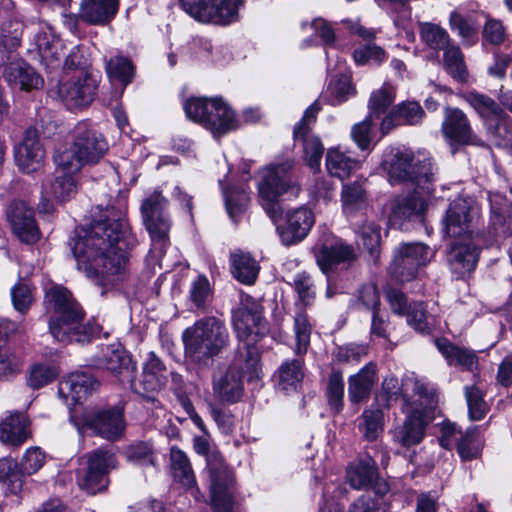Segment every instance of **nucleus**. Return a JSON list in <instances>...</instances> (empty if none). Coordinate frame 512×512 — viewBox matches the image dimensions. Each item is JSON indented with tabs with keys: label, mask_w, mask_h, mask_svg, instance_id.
<instances>
[{
	"label": "nucleus",
	"mask_w": 512,
	"mask_h": 512,
	"mask_svg": "<svg viewBox=\"0 0 512 512\" xmlns=\"http://www.w3.org/2000/svg\"><path fill=\"white\" fill-rule=\"evenodd\" d=\"M425 208V200L418 194L399 197L394 202L389 221L392 226L400 228L404 221L421 215Z\"/></svg>",
	"instance_id": "72a5a7b5"
},
{
	"label": "nucleus",
	"mask_w": 512,
	"mask_h": 512,
	"mask_svg": "<svg viewBox=\"0 0 512 512\" xmlns=\"http://www.w3.org/2000/svg\"><path fill=\"white\" fill-rule=\"evenodd\" d=\"M85 467L78 472V485L89 494H95L106 488L109 469L115 467L113 453L95 450L85 456Z\"/></svg>",
	"instance_id": "2eb2a0df"
},
{
	"label": "nucleus",
	"mask_w": 512,
	"mask_h": 512,
	"mask_svg": "<svg viewBox=\"0 0 512 512\" xmlns=\"http://www.w3.org/2000/svg\"><path fill=\"white\" fill-rule=\"evenodd\" d=\"M359 167V162L337 148L329 149L326 155V168L331 176L341 180L348 178Z\"/></svg>",
	"instance_id": "58836bf2"
},
{
	"label": "nucleus",
	"mask_w": 512,
	"mask_h": 512,
	"mask_svg": "<svg viewBox=\"0 0 512 512\" xmlns=\"http://www.w3.org/2000/svg\"><path fill=\"white\" fill-rule=\"evenodd\" d=\"M382 165L391 184H410L427 194L433 191L436 167L431 159L397 148L385 153Z\"/></svg>",
	"instance_id": "20e7f679"
},
{
	"label": "nucleus",
	"mask_w": 512,
	"mask_h": 512,
	"mask_svg": "<svg viewBox=\"0 0 512 512\" xmlns=\"http://www.w3.org/2000/svg\"><path fill=\"white\" fill-rule=\"evenodd\" d=\"M435 345L449 365H454L471 372L477 369L478 358L473 351L455 346L445 338L436 339Z\"/></svg>",
	"instance_id": "2f4dec72"
},
{
	"label": "nucleus",
	"mask_w": 512,
	"mask_h": 512,
	"mask_svg": "<svg viewBox=\"0 0 512 512\" xmlns=\"http://www.w3.org/2000/svg\"><path fill=\"white\" fill-rule=\"evenodd\" d=\"M31 436L30 420L23 412H10L0 421V441L20 446Z\"/></svg>",
	"instance_id": "c756f323"
},
{
	"label": "nucleus",
	"mask_w": 512,
	"mask_h": 512,
	"mask_svg": "<svg viewBox=\"0 0 512 512\" xmlns=\"http://www.w3.org/2000/svg\"><path fill=\"white\" fill-rule=\"evenodd\" d=\"M77 172L64 171L57 166L56 174L53 180H48L42 186V191L45 199L39 205V211L48 213L52 205L47 199L53 197L58 201H66L76 194L77 184L75 180V174Z\"/></svg>",
	"instance_id": "a878e982"
},
{
	"label": "nucleus",
	"mask_w": 512,
	"mask_h": 512,
	"mask_svg": "<svg viewBox=\"0 0 512 512\" xmlns=\"http://www.w3.org/2000/svg\"><path fill=\"white\" fill-rule=\"evenodd\" d=\"M187 117L209 130L215 138L237 129L234 111L222 98L193 97L184 103Z\"/></svg>",
	"instance_id": "6e6552de"
},
{
	"label": "nucleus",
	"mask_w": 512,
	"mask_h": 512,
	"mask_svg": "<svg viewBox=\"0 0 512 512\" xmlns=\"http://www.w3.org/2000/svg\"><path fill=\"white\" fill-rule=\"evenodd\" d=\"M294 162L286 160L282 163L271 164L262 172V180L258 185L261 205L273 222H276L282 210L278 199L284 193L291 191L296 194L299 189L289 175Z\"/></svg>",
	"instance_id": "1a4fd4ad"
},
{
	"label": "nucleus",
	"mask_w": 512,
	"mask_h": 512,
	"mask_svg": "<svg viewBox=\"0 0 512 512\" xmlns=\"http://www.w3.org/2000/svg\"><path fill=\"white\" fill-rule=\"evenodd\" d=\"M119 0H82L79 17L92 25H105L116 15Z\"/></svg>",
	"instance_id": "7c9ffc66"
},
{
	"label": "nucleus",
	"mask_w": 512,
	"mask_h": 512,
	"mask_svg": "<svg viewBox=\"0 0 512 512\" xmlns=\"http://www.w3.org/2000/svg\"><path fill=\"white\" fill-rule=\"evenodd\" d=\"M315 257L318 266L327 274L334 265L354 258L353 249L332 234H325L316 244Z\"/></svg>",
	"instance_id": "5701e85b"
},
{
	"label": "nucleus",
	"mask_w": 512,
	"mask_h": 512,
	"mask_svg": "<svg viewBox=\"0 0 512 512\" xmlns=\"http://www.w3.org/2000/svg\"><path fill=\"white\" fill-rule=\"evenodd\" d=\"M420 37L430 48L435 50L444 48L450 41L448 32L433 23H422L420 25Z\"/></svg>",
	"instance_id": "3c124183"
},
{
	"label": "nucleus",
	"mask_w": 512,
	"mask_h": 512,
	"mask_svg": "<svg viewBox=\"0 0 512 512\" xmlns=\"http://www.w3.org/2000/svg\"><path fill=\"white\" fill-rule=\"evenodd\" d=\"M315 218L313 212L300 207L287 214L286 227L278 231L282 242L285 245H291L304 239L314 224Z\"/></svg>",
	"instance_id": "c85d7f7f"
},
{
	"label": "nucleus",
	"mask_w": 512,
	"mask_h": 512,
	"mask_svg": "<svg viewBox=\"0 0 512 512\" xmlns=\"http://www.w3.org/2000/svg\"><path fill=\"white\" fill-rule=\"evenodd\" d=\"M8 216L13 232L22 242L32 244L39 240L40 231L33 211L24 202L12 204Z\"/></svg>",
	"instance_id": "cd10ccee"
},
{
	"label": "nucleus",
	"mask_w": 512,
	"mask_h": 512,
	"mask_svg": "<svg viewBox=\"0 0 512 512\" xmlns=\"http://www.w3.org/2000/svg\"><path fill=\"white\" fill-rule=\"evenodd\" d=\"M395 100V89L384 84L380 89L372 92L369 100L370 115L379 117Z\"/></svg>",
	"instance_id": "09e8293b"
},
{
	"label": "nucleus",
	"mask_w": 512,
	"mask_h": 512,
	"mask_svg": "<svg viewBox=\"0 0 512 512\" xmlns=\"http://www.w3.org/2000/svg\"><path fill=\"white\" fill-rule=\"evenodd\" d=\"M57 377V371L44 364H34L30 367L27 375V384L32 389H40L51 383Z\"/></svg>",
	"instance_id": "5fc2aeb1"
},
{
	"label": "nucleus",
	"mask_w": 512,
	"mask_h": 512,
	"mask_svg": "<svg viewBox=\"0 0 512 512\" xmlns=\"http://www.w3.org/2000/svg\"><path fill=\"white\" fill-rule=\"evenodd\" d=\"M481 238L454 239L447 254L448 264L457 277L471 273L478 262Z\"/></svg>",
	"instance_id": "412c9836"
},
{
	"label": "nucleus",
	"mask_w": 512,
	"mask_h": 512,
	"mask_svg": "<svg viewBox=\"0 0 512 512\" xmlns=\"http://www.w3.org/2000/svg\"><path fill=\"white\" fill-rule=\"evenodd\" d=\"M14 309L26 314L34 302V289L25 282L16 283L10 290Z\"/></svg>",
	"instance_id": "603ef678"
},
{
	"label": "nucleus",
	"mask_w": 512,
	"mask_h": 512,
	"mask_svg": "<svg viewBox=\"0 0 512 512\" xmlns=\"http://www.w3.org/2000/svg\"><path fill=\"white\" fill-rule=\"evenodd\" d=\"M24 25L18 20H7L1 26V42L8 50L16 49L20 45Z\"/></svg>",
	"instance_id": "bf43d9fd"
},
{
	"label": "nucleus",
	"mask_w": 512,
	"mask_h": 512,
	"mask_svg": "<svg viewBox=\"0 0 512 512\" xmlns=\"http://www.w3.org/2000/svg\"><path fill=\"white\" fill-rule=\"evenodd\" d=\"M434 256L435 251L424 243H402L394 249L389 272L398 282H410L417 277L419 269L426 266Z\"/></svg>",
	"instance_id": "f8f14e48"
},
{
	"label": "nucleus",
	"mask_w": 512,
	"mask_h": 512,
	"mask_svg": "<svg viewBox=\"0 0 512 512\" xmlns=\"http://www.w3.org/2000/svg\"><path fill=\"white\" fill-rule=\"evenodd\" d=\"M88 228L76 230L70 245L79 270L102 286H112L127 261V224L121 208L97 204Z\"/></svg>",
	"instance_id": "f257e3e1"
},
{
	"label": "nucleus",
	"mask_w": 512,
	"mask_h": 512,
	"mask_svg": "<svg viewBox=\"0 0 512 512\" xmlns=\"http://www.w3.org/2000/svg\"><path fill=\"white\" fill-rule=\"evenodd\" d=\"M233 327L239 341L240 358L245 350L248 365L255 369L260 361L256 343L266 331L260 302L250 295H242L241 306L233 312Z\"/></svg>",
	"instance_id": "0eeeda50"
},
{
	"label": "nucleus",
	"mask_w": 512,
	"mask_h": 512,
	"mask_svg": "<svg viewBox=\"0 0 512 512\" xmlns=\"http://www.w3.org/2000/svg\"><path fill=\"white\" fill-rule=\"evenodd\" d=\"M450 26L452 30L458 32L464 43L473 45L477 42L478 27L471 19L464 18L457 12H452Z\"/></svg>",
	"instance_id": "8fccbe9b"
},
{
	"label": "nucleus",
	"mask_w": 512,
	"mask_h": 512,
	"mask_svg": "<svg viewBox=\"0 0 512 512\" xmlns=\"http://www.w3.org/2000/svg\"><path fill=\"white\" fill-rule=\"evenodd\" d=\"M97 387L98 382L92 375L75 372L60 381L58 394L71 406L86 399Z\"/></svg>",
	"instance_id": "bb28decb"
},
{
	"label": "nucleus",
	"mask_w": 512,
	"mask_h": 512,
	"mask_svg": "<svg viewBox=\"0 0 512 512\" xmlns=\"http://www.w3.org/2000/svg\"><path fill=\"white\" fill-rule=\"evenodd\" d=\"M294 287L301 302V305H297V308L303 307L304 309L313 302L315 298V291L309 274L305 272L297 274L294 277Z\"/></svg>",
	"instance_id": "774afa93"
},
{
	"label": "nucleus",
	"mask_w": 512,
	"mask_h": 512,
	"mask_svg": "<svg viewBox=\"0 0 512 512\" xmlns=\"http://www.w3.org/2000/svg\"><path fill=\"white\" fill-rule=\"evenodd\" d=\"M166 367L154 352H149L143 364L141 377L136 380L135 375L127 385L131 390L143 397H150V394L157 393L167 383Z\"/></svg>",
	"instance_id": "6ab92c4d"
},
{
	"label": "nucleus",
	"mask_w": 512,
	"mask_h": 512,
	"mask_svg": "<svg viewBox=\"0 0 512 512\" xmlns=\"http://www.w3.org/2000/svg\"><path fill=\"white\" fill-rule=\"evenodd\" d=\"M277 386L284 392L296 391L304 377L303 361L293 359L284 361L277 370Z\"/></svg>",
	"instance_id": "c9c22d12"
},
{
	"label": "nucleus",
	"mask_w": 512,
	"mask_h": 512,
	"mask_svg": "<svg viewBox=\"0 0 512 512\" xmlns=\"http://www.w3.org/2000/svg\"><path fill=\"white\" fill-rule=\"evenodd\" d=\"M171 470L176 481L188 488H194L196 484L190 461L187 455L177 447L170 451Z\"/></svg>",
	"instance_id": "79ce46f5"
},
{
	"label": "nucleus",
	"mask_w": 512,
	"mask_h": 512,
	"mask_svg": "<svg viewBox=\"0 0 512 512\" xmlns=\"http://www.w3.org/2000/svg\"><path fill=\"white\" fill-rule=\"evenodd\" d=\"M71 146L60 150L55 163L64 171L79 172L86 164L98 162L108 150V143L101 133L87 122H79L73 130Z\"/></svg>",
	"instance_id": "423d86ee"
},
{
	"label": "nucleus",
	"mask_w": 512,
	"mask_h": 512,
	"mask_svg": "<svg viewBox=\"0 0 512 512\" xmlns=\"http://www.w3.org/2000/svg\"><path fill=\"white\" fill-rule=\"evenodd\" d=\"M326 394L330 407L337 413L341 411L343 407L344 381L340 372L333 371L330 374Z\"/></svg>",
	"instance_id": "13d9d810"
},
{
	"label": "nucleus",
	"mask_w": 512,
	"mask_h": 512,
	"mask_svg": "<svg viewBox=\"0 0 512 512\" xmlns=\"http://www.w3.org/2000/svg\"><path fill=\"white\" fill-rule=\"evenodd\" d=\"M243 365L250 377H258L259 362L256 368L250 367L246 361V352L240 358L239 346L234 361L227 366L218 367L212 377L213 396L221 403L233 404L238 402L244 394Z\"/></svg>",
	"instance_id": "9d476101"
},
{
	"label": "nucleus",
	"mask_w": 512,
	"mask_h": 512,
	"mask_svg": "<svg viewBox=\"0 0 512 512\" xmlns=\"http://www.w3.org/2000/svg\"><path fill=\"white\" fill-rule=\"evenodd\" d=\"M377 478L375 462L368 458L350 465L347 469V480L355 489H366L372 486Z\"/></svg>",
	"instance_id": "4c0bfd02"
},
{
	"label": "nucleus",
	"mask_w": 512,
	"mask_h": 512,
	"mask_svg": "<svg viewBox=\"0 0 512 512\" xmlns=\"http://www.w3.org/2000/svg\"><path fill=\"white\" fill-rule=\"evenodd\" d=\"M106 73L112 86L122 94L134 77V66H106Z\"/></svg>",
	"instance_id": "69168bd1"
},
{
	"label": "nucleus",
	"mask_w": 512,
	"mask_h": 512,
	"mask_svg": "<svg viewBox=\"0 0 512 512\" xmlns=\"http://www.w3.org/2000/svg\"><path fill=\"white\" fill-rule=\"evenodd\" d=\"M412 391L413 395L411 398L403 395L404 408L413 409L414 407H417L425 414L431 415L434 407V397L429 391L426 383L414 378L412 380Z\"/></svg>",
	"instance_id": "37998d69"
},
{
	"label": "nucleus",
	"mask_w": 512,
	"mask_h": 512,
	"mask_svg": "<svg viewBox=\"0 0 512 512\" xmlns=\"http://www.w3.org/2000/svg\"><path fill=\"white\" fill-rule=\"evenodd\" d=\"M232 273L244 284H253L259 273V265L249 255L241 251L231 254Z\"/></svg>",
	"instance_id": "a19ab883"
},
{
	"label": "nucleus",
	"mask_w": 512,
	"mask_h": 512,
	"mask_svg": "<svg viewBox=\"0 0 512 512\" xmlns=\"http://www.w3.org/2000/svg\"><path fill=\"white\" fill-rule=\"evenodd\" d=\"M373 117L369 114L363 121L354 124L351 128V138L362 151L370 150L372 146Z\"/></svg>",
	"instance_id": "864d4df0"
},
{
	"label": "nucleus",
	"mask_w": 512,
	"mask_h": 512,
	"mask_svg": "<svg viewBox=\"0 0 512 512\" xmlns=\"http://www.w3.org/2000/svg\"><path fill=\"white\" fill-rule=\"evenodd\" d=\"M376 366L369 363L357 374L349 378L348 397L353 403H360L365 400L374 385Z\"/></svg>",
	"instance_id": "f704fd0d"
},
{
	"label": "nucleus",
	"mask_w": 512,
	"mask_h": 512,
	"mask_svg": "<svg viewBox=\"0 0 512 512\" xmlns=\"http://www.w3.org/2000/svg\"><path fill=\"white\" fill-rule=\"evenodd\" d=\"M358 427L367 441L378 439L384 427V414L379 404H372L363 411Z\"/></svg>",
	"instance_id": "e433bc0d"
},
{
	"label": "nucleus",
	"mask_w": 512,
	"mask_h": 512,
	"mask_svg": "<svg viewBox=\"0 0 512 512\" xmlns=\"http://www.w3.org/2000/svg\"><path fill=\"white\" fill-rule=\"evenodd\" d=\"M358 244L362 245L372 256L377 254L380 246V228L373 222H365L357 230Z\"/></svg>",
	"instance_id": "6e6d98bb"
},
{
	"label": "nucleus",
	"mask_w": 512,
	"mask_h": 512,
	"mask_svg": "<svg viewBox=\"0 0 512 512\" xmlns=\"http://www.w3.org/2000/svg\"><path fill=\"white\" fill-rule=\"evenodd\" d=\"M480 218V209L470 197H457L450 204L443 220L444 232L454 239L481 238L479 233L474 234L475 227Z\"/></svg>",
	"instance_id": "ddd939ff"
},
{
	"label": "nucleus",
	"mask_w": 512,
	"mask_h": 512,
	"mask_svg": "<svg viewBox=\"0 0 512 512\" xmlns=\"http://www.w3.org/2000/svg\"><path fill=\"white\" fill-rule=\"evenodd\" d=\"M99 368L109 371L122 385L132 381L136 364L126 350L121 347H107L97 360Z\"/></svg>",
	"instance_id": "b1692460"
},
{
	"label": "nucleus",
	"mask_w": 512,
	"mask_h": 512,
	"mask_svg": "<svg viewBox=\"0 0 512 512\" xmlns=\"http://www.w3.org/2000/svg\"><path fill=\"white\" fill-rule=\"evenodd\" d=\"M406 418L402 425L395 428L393 440L402 447H412L420 444L426 434V427L431 421V415L425 414L417 407L413 409L404 408Z\"/></svg>",
	"instance_id": "4be33fe9"
},
{
	"label": "nucleus",
	"mask_w": 512,
	"mask_h": 512,
	"mask_svg": "<svg viewBox=\"0 0 512 512\" xmlns=\"http://www.w3.org/2000/svg\"><path fill=\"white\" fill-rule=\"evenodd\" d=\"M357 63H380L388 61V54L381 47L374 43H368L358 47L353 53Z\"/></svg>",
	"instance_id": "0e129e2a"
},
{
	"label": "nucleus",
	"mask_w": 512,
	"mask_h": 512,
	"mask_svg": "<svg viewBox=\"0 0 512 512\" xmlns=\"http://www.w3.org/2000/svg\"><path fill=\"white\" fill-rule=\"evenodd\" d=\"M484 126L495 145L500 147L512 145V119L505 112L488 120Z\"/></svg>",
	"instance_id": "ea45409f"
},
{
	"label": "nucleus",
	"mask_w": 512,
	"mask_h": 512,
	"mask_svg": "<svg viewBox=\"0 0 512 512\" xmlns=\"http://www.w3.org/2000/svg\"><path fill=\"white\" fill-rule=\"evenodd\" d=\"M85 425L94 434L106 440H119L126 429L123 409L115 406L91 412L85 417Z\"/></svg>",
	"instance_id": "f3484780"
},
{
	"label": "nucleus",
	"mask_w": 512,
	"mask_h": 512,
	"mask_svg": "<svg viewBox=\"0 0 512 512\" xmlns=\"http://www.w3.org/2000/svg\"><path fill=\"white\" fill-rule=\"evenodd\" d=\"M96 87V79L80 71L72 80L61 82L57 87V94L68 110L78 111L91 104Z\"/></svg>",
	"instance_id": "dca6fc26"
},
{
	"label": "nucleus",
	"mask_w": 512,
	"mask_h": 512,
	"mask_svg": "<svg viewBox=\"0 0 512 512\" xmlns=\"http://www.w3.org/2000/svg\"><path fill=\"white\" fill-rule=\"evenodd\" d=\"M16 165L25 173L41 169L45 159V149L36 128H28L22 142L14 149Z\"/></svg>",
	"instance_id": "aec40b11"
},
{
	"label": "nucleus",
	"mask_w": 512,
	"mask_h": 512,
	"mask_svg": "<svg viewBox=\"0 0 512 512\" xmlns=\"http://www.w3.org/2000/svg\"><path fill=\"white\" fill-rule=\"evenodd\" d=\"M168 200L163 196L162 191L155 189L143 199L141 214L144 226L150 235L153 246L159 247L160 251L169 244V233L172 227V220L165 211Z\"/></svg>",
	"instance_id": "9b49d317"
},
{
	"label": "nucleus",
	"mask_w": 512,
	"mask_h": 512,
	"mask_svg": "<svg viewBox=\"0 0 512 512\" xmlns=\"http://www.w3.org/2000/svg\"><path fill=\"white\" fill-rule=\"evenodd\" d=\"M44 304L48 313L49 332L63 344L87 342L101 332L96 320L83 323L84 311L71 292L62 286H53L45 293Z\"/></svg>",
	"instance_id": "f03ea898"
},
{
	"label": "nucleus",
	"mask_w": 512,
	"mask_h": 512,
	"mask_svg": "<svg viewBox=\"0 0 512 512\" xmlns=\"http://www.w3.org/2000/svg\"><path fill=\"white\" fill-rule=\"evenodd\" d=\"M193 446L196 453L206 455L213 512H234L235 476L233 471L219 453H209L210 445L205 437H195Z\"/></svg>",
	"instance_id": "39448f33"
},
{
	"label": "nucleus",
	"mask_w": 512,
	"mask_h": 512,
	"mask_svg": "<svg viewBox=\"0 0 512 512\" xmlns=\"http://www.w3.org/2000/svg\"><path fill=\"white\" fill-rule=\"evenodd\" d=\"M190 300L197 308H204L211 298L212 288L206 276L199 275L191 283Z\"/></svg>",
	"instance_id": "680f3d73"
},
{
	"label": "nucleus",
	"mask_w": 512,
	"mask_h": 512,
	"mask_svg": "<svg viewBox=\"0 0 512 512\" xmlns=\"http://www.w3.org/2000/svg\"><path fill=\"white\" fill-rule=\"evenodd\" d=\"M341 199L343 210L348 215H352L367 205L366 191L362 187V184L358 182L344 185Z\"/></svg>",
	"instance_id": "49530a36"
},
{
	"label": "nucleus",
	"mask_w": 512,
	"mask_h": 512,
	"mask_svg": "<svg viewBox=\"0 0 512 512\" xmlns=\"http://www.w3.org/2000/svg\"><path fill=\"white\" fill-rule=\"evenodd\" d=\"M320 110L321 105L318 101L312 103L305 110L302 119L294 128V137L295 139L303 140V148L307 164L314 171H318L320 169L324 148L319 138L305 137L310 130V126L316 121L317 114Z\"/></svg>",
	"instance_id": "a211bd4d"
},
{
	"label": "nucleus",
	"mask_w": 512,
	"mask_h": 512,
	"mask_svg": "<svg viewBox=\"0 0 512 512\" xmlns=\"http://www.w3.org/2000/svg\"><path fill=\"white\" fill-rule=\"evenodd\" d=\"M294 317L295 353L298 356L306 354L310 345L312 325L303 307H298Z\"/></svg>",
	"instance_id": "a18cd8bd"
},
{
	"label": "nucleus",
	"mask_w": 512,
	"mask_h": 512,
	"mask_svg": "<svg viewBox=\"0 0 512 512\" xmlns=\"http://www.w3.org/2000/svg\"><path fill=\"white\" fill-rule=\"evenodd\" d=\"M183 10L202 23L229 25L239 18L241 0H180Z\"/></svg>",
	"instance_id": "4468645a"
},
{
	"label": "nucleus",
	"mask_w": 512,
	"mask_h": 512,
	"mask_svg": "<svg viewBox=\"0 0 512 512\" xmlns=\"http://www.w3.org/2000/svg\"><path fill=\"white\" fill-rule=\"evenodd\" d=\"M22 359L10 347H0V376H11L20 372Z\"/></svg>",
	"instance_id": "338daca9"
},
{
	"label": "nucleus",
	"mask_w": 512,
	"mask_h": 512,
	"mask_svg": "<svg viewBox=\"0 0 512 512\" xmlns=\"http://www.w3.org/2000/svg\"><path fill=\"white\" fill-rule=\"evenodd\" d=\"M464 392L470 418L472 420L482 419L487 413V405L481 391L475 386H466Z\"/></svg>",
	"instance_id": "e2e57ef3"
},
{
	"label": "nucleus",
	"mask_w": 512,
	"mask_h": 512,
	"mask_svg": "<svg viewBox=\"0 0 512 512\" xmlns=\"http://www.w3.org/2000/svg\"><path fill=\"white\" fill-rule=\"evenodd\" d=\"M480 447L481 443L476 428H469L458 442L457 451L461 459L471 460L479 455Z\"/></svg>",
	"instance_id": "052dcab7"
},
{
	"label": "nucleus",
	"mask_w": 512,
	"mask_h": 512,
	"mask_svg": "<svg viewBox=\"0 0 512 512\" xmlns=\"http://www.w3.org/2000/svg\"><path fill=\"white\" fill-rule=\"evenodd\" d=\"M329 90L332 95L331 101L333 105H340L355 93L351 77L347 74H341L332 79L329 84Z\"/></svg>",
	"instance_id": "4d7b16f0"
},
{
	"label": "nucleus",
	"mask_w": 512,
	"mask_h": 512,
	"mask_svg": "<svg viewBox=\"0 0 512 512\" xmlns=\"http://www.w3.org/2000/svg\"><path fill=\"white\" fill-rule=\"evenodd\" d=\"M182 339L186 357L201 367H208L230 343L225 323L214 316L197 320L184 330Z\"/></svg>",
	"instance_id": "7ed1b4c3"
},
{
	"label": "nucleus",
	"mask_w": 512,
	"mask_h": 512,
	"mask_svg": "<svg viewBox=\"0 0 512 512\" xmlns=\"http://www.w3.org/2000/svg\"><path fill=\"white\" fill-rule=\"evenodd\" d=\"M0 485L6 494L16 495L22 490V475L12 459H0Z\"/></svg>",
	"instance_id": "c03bdc74"
},
{
	"label": "nucleus",
	"mask_w": 512,
	"mask_h": 512,
	"mask_svg": "<svg viewBox=\"0 0 512 512\" xmlns=\"http://www.w3.org/2000/svg\"><path fill=\"white\" fill-rule=\"evenodd\" d=\"M465 99L477 111L484 124L504 112L495 100L486 95L470 92Z\"/></svg>",
	"instance_id": "de8ad7c7"
},
{
	"label": "nucleus",
	"mask_w": 512,
	"mask_h": 512,
	"mask_svg": "<svg viewBox=\"0 0 512 512\" xmlns=\"http://www.w3.org/2000/svg\"><path fill=\"white\" fill-rule=\"evenodd\" d=\"M442 132L452 143L472 145L482 143L481 139L473 133L466 114L458 108H445Z\"/></svg>",
	"instance_id": "393cba45"
},
{
	"label": "nucleus",
	"mask_w": 512,
	"mask_h": 512,
	"mask_svg": "<svg viewBox=\"0 0 512 512\" xmlns=\"http://www.w3.org/2000/svg\"><path fill=\"white\" fill-rule=\"evenodd\" d=\"M4 77L11 87L24 91L40 89L44 85L43 77L33 66H7Z\"/></svg>",
	"instance_id": "473e14b6"
}]
</instances>
